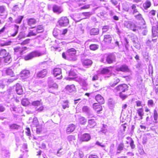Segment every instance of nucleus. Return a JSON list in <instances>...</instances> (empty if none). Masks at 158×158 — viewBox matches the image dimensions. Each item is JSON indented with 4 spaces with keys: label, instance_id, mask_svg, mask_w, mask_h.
I'll return each instance as SVG.
<instances>
[{
    "label": "nucleus",
    "instance_id": "9d476101",
    "mask_svg": "<svg viewBox=\"0 0 158 158\" xmlns=\"http://www.w3.org/2000/svg\"><path fill=\"white\" fill-rule=\"evenodd\" d=\"M7 15L6 7L4 6H0V16H2V18L5 19L6 18Z\"/></svg>",
    "mask_w": 158,
    "mask_h": 158
},
{
    "label": "nucleus",
    "instance_id": "412c9836",
    "mask_svg": "<svg viewBox=\"0 0 158 158\" xmlns=\"http://www.w3.org/2000/svg\"><path fill=\"white\" fill-rule=\"evenodd\" d=\"M75 126L73 124L69 125L66 130L67 133L69 134L73 132L75 129Z\"/></svg>",
    "mask_w": 158,
    "mask_h": 158
},
{
    "label": "nucleus",
    "instance_id": "774afa93",
    "mask_svg": "<svg viewBox=\"0 0 158 158\" xmlns=\"http://www.w3.org/2000/svg\"><path fill=\"white\" fill-rule=\"evenodd\" d=\"M35 34L33 32V31L32 30H30L28 32V34L26 36L27 37H29L32 36H35Z\"/></svg>",
    "mask_w": 158,
    "mask_h": 158
},
{
    "label": "nucleus",
    "instance_id": "2eb2a0df",
    "mask_svg": "<svg viewBox=\"0 0 158 158\" xmlns=\"http://www.w3.org/2000/svg\"><path fill=\"white\" fill-rule=\"evenodd\" d=\"M15 87L16 92L18 94L21 95L23 94V91L22 86L19 84H16Z\"/></svg>",
    "mask_w": 158,
    "mask_h": 158
},
{
    "label": "nucleus",
    "instance_id": "473e14b6",
    "mask_svg": "<svg viewBox=\"0 0 158 158\" xmlns=\"http://www.w3.org/2000/svg\"><path fill=\"white\" fill-rule=\"evenodd\" d=\"M19 27V26H17L16 25H14V32L13 33H12L11 34V35L12 36L14 37L18 33V29Z\"/></svg>",
    "mask_w": 158,
    "mask_h": 158
},
{
    "label": "nucleus",
    "instance_id": "603ef678",
    "mask_svg": "<svg viewBox=\"0 0 158 158\" xmlns=\"http://www.w3.org/2000/svg\"><path fill=\"white\" fill-rule=\"evenodd\" d=\"M146 45L150 48L152 47L153 45L151 41L150 40H148L146 42Z\"/></svg>",
    "mask_w": 158,
    "mask_h": 158
},
{
    "label": "nucleus",
    "instance_id": "c03bdc74",
    "mask_svg": "<svg viewBox=\"0 0 158 158\" xmlns=\"http://www.w3.org/2000/svg\"><path fill=\"white\" fill-rule=\"evenodd\" d=\"M36 23V20L34 19L31 18L28 20L27 22L29 26L34 24Z\"/></svg>",
    "mask_w": 158,
    "mask_h": 158
},
{
    "label": "nucleus",
    "instance_id": "a878e982",
    "mask_svg": "<svg viewBox=\"0 0 158 158\" xmlns=\"http://www.w3.org/2000/svg\"><path fill=\"white\" fill-rule=\"evenodd\" d=\"M131 6V4H128L126 3H124L123 5V9L124 11L127 12L129 13V10Z\"/></svg>",
    "mask_w": 158,
    "mask_h": 158
},
{
    "label": "nucleus",
    "instance_id": "3c124183",
    "mask_svg": "<svg viewBox=\"0 0 158 158\" xmlns=\"http://www.w3.org/2000/svg\"><path fill=\"white\" fill-rule=\"evenodd\" d=\"M47 64L45 62L42 63L40 64V67L42 69H44V68L46 69V68H47Z\"/></svg>",
    "mask_w": 158,
    "mask_h": 158
},
{
    "label": "nucleus",
    "instance_id": "bf43d9fd",
    "mask_svg": "<svg viewBox=\"0 0 158 158\" xmlns=\"http://www.w3.org/2000/svg\"><path fill=\"white\" fill-rule=\"evenodd\" d=\"M48 87L51 86L52 84H53L54 82L52 78L49 77L48 79Z\"/></svg>",
    "mask_w": 158,
    "mask_h": 158
},
{
    "label": "nucleus",
    "instance_id": "4d7b16f0",
    "mask_svg": "<svg viewBox=\"0 0 158 158\" xmlns=\"http://www.w3.org/2000/svg\"><path fill=\"white\" fill-rule=\"evenodd\" d=\"M88 118H91L95 117L94 115L93 114L91 110H90L87 114H86Z\"/></svg>",
    "mask_w": 158,
    "mask_h": 158
},
{
    "label": "nucleus",
    "instance_id": "c85d7f7f",
    "mask_svg": "<svg viewBox=\"0 0 158 158\" xmlns=\"http://www.w3.org/2000/svg\"><path fill=\"white\" fill-rule=\"evenodd\" d=\"M67 80H73L76 81L78 82L79 83H80L81 81V80L82 78H80L79 77H69L66 78Z\"/></svg>",
    "mask_w": 158,
    "mask_h": 158
},
{
    "label": "nucleus",
    "instance_id": "7ed1b4c3",
    "mask_svg": "<svg viewBox=\"0 0 158 158\" xmlns=\"http://www.w3.org/2000/svg\"><path fill=\"white\" fill-rule=\"evenodd\" d=\"M124 24L125 27L134 32L138 31V27L134 23L131 21H125L124 22Z\"/></svg>",
    "mask_w": 158,
    "mask_h": 158
},
{
    "label": "nucleus",
    "instance_id": "338daca9",
    "mask_svg": "<svg viewBox=\"0 0 158 158\" xmlns=\"http://www.w3.org/2000/svg\"><path fill=\"white\" fill-rule=\"evenodd\" d=\"M156 11L155 10H151L148 14V16H154L156 14Z\"/></svg>",
    "mask_w": 158,
    "mask_h": 158
},
{
    "label": "nucleus",
    "instance_id": "f3484780",
    "mask_svg": "<svg viewBox=\"0 0 158 158\" xmlns=\"http://www.w3.org/2000/svg\"><path fill=\"white\" fill-rule=\"evenodd\" d=\"M20 75L21 77L23 79H26L29 77L30 72L28 70H24L21 72Z\"/></svg>",
    "mask_w": 158,
    "mask_h": 158
},
{
    "label": "nucleus",
    "instance_id": "e433bc0d",
    "mask_svg": "<svg viewBox=\"0 0 158 158\" xmlns=\"http://www.w3.org/2000/svg\"><path fill=\"white\" fill-rule=\"evenodd\" d=\"M80 84L83 86L84 89H86V87L88 85L86 80L83 79L81 80Z\"/></svg>",
    "mask_w": 158,
    "mask_h": 158
},
{
    "label": "nucleus",
    "instance_id": "49530a36",
    "mask_svg": "<svg viewBox=\"0 0 158 158\" xmlns=\"http://www.w3.org/2000/svg\"><path fill=\"white\" fill-rule=\"evenodd\" d=\"M60 31L57 29H54L53 32V34L54 36L57 37L58 38V36Z\"/></svg>",
    "mask_w": 158,
    "mask_h": 158
},
{
    "label": "nucleus",
    "instance_id": "052dcab7",
    "mask_svg": "<svg viewBox=\"0 0 158 158\" xmlns=\"http://www.w3.org/2000/svg\"><path fill=\"white\" fill-rule=\"evenodd\" d=\"M114 102L111 99H110L109 100L108 102V104L109 106L110 107H113L114 105Z\"/></svg>",
    "mask_w": 158,
    "mask_h": 158
},
{
    "label": "nucleus",
    "instance_id": "7c9ffc66",
    "mask_svg": "<svg viewBox=\"0 0 158 158\" xmlns=\"http://www.w3.org/2000/svg\"><path fill=\"white\" fill-rule=\"evenodd\" d=\"M120 81L119 79L117 77L115 78L114 79L113 82H111L110 85L112 87H114Z\"/></svg>",
    "mask_w": 158,
    "mask_h": 158
},
{
    "label": "nucleus",
    "instance_id": "37998d69",
    "mask_svg": "<svg viewBox=\"0 0 158 158\" xmlns=\"http://www.w3.org/2000/svg\"><path fill=\"white\" fill-rule=\"evenodd\" d=\"M101 73L102 74H107L109 73L110 70L107 68L102 69L101 71Z\"/></svg>",
    "mask_w": 158,
    "mask_h": 158
},
{
    "label": "nucleus",
    "instance_id": "cd10ccee",
    "mask_svg": "<svg viewBox=\"0 0 158 158\" xmlns=\"http://www.w3.org/2000/svg\"><path fill=\"white\" fill-rule=\"evenodd\" d=\"M124 148V145L123 143H121L118 145L117 150L118 152H116V154H119L121 152V151L123 150Z\"/></svg>",
    "mask_w": 158,
    "mask_h": 158
},
{
    "label": "nucleus",
    "instance_id": "680f3d73",
    "mask_svg": "<svg viewBox=\"0 0 158 158\" xmlns=\"http://www.w3.org/2000/svg\"><path fill=\"white\" fill-rule=\"evenodd\" d=\"M154 104L152 100H148V105L149 107H152Z\"/></svg>",
    "mask_w": 158,
    "mask_h": 158
},
{
    "label": "nucleus",
    "instance_id": "4be33fe9",
    "mask_svg": "<svg viewBox=\"0 0 158 158\" xmlns=\"http://www.w3.org/2000/svg\"><path fill=\"white\" fill-rule=\"evenodd\" d=\"M52 9L53 12L57 14L60 13L62 11V9L60 7L56 5L53 6Z\"/></svg>",
    "mask_w": 158,
    "mask_h": 158
},
{
    "label": "nucleus",
    "instance_id": "c9c22d12",
    "mask_svg": "<svg viewBox=\"0 0 158 158\" xmlns=\"http://www.w3.org/2000/svg\"><path fill=\"white\" fill-rule=\"evenodd\" d=\"M23 18V16L19 15L15 20V22L17 23L20 24Z\"/></svg>",
    "mask_w": 158,
    "mask_h": 158
},
{
    "label": "nucleus",
    "instance_id": "393cba45",
    "mask_svg": "<svg viewBox=\"0 0 158 158\" xmlns=\"http://www.w3.org/2000/svg\"><path fill=\"white\" fill-rule=\"evenodd\" d=\"M99 33V30L98 29L93 28L91 29L90 31V35H98Z\"/></svg>",
    "mask_w": 158,
    "mask_h": 158
},
{
    "label": "nucleus",
    "instance_id": "dca6fc26",
    "mask_svg": "<svg viewBox=\"0 0 158 158\" xmlns=\"http://www.w3.org/2000/svg\"><path fill=\"white\" fill-rule=\"evenodd\" d=\"M91 139L90 135L88 133H85L81 135L80 140L82 141H88Z\"/></svg>",
    "mask_w": 158,
    "mask_h": 158
},
{
    "label": "nucleus",
    "instance_id": "de8ad7c7",
    "mask_svg": "<svg viewBox=\"0 0 158 158\" xmlns=\"http://www.w3.org/2000/svg\"><path fill=\"white\" fill-rule=\"evenodd\" d=\"M6 73L7 75L13 76V72L11 69H8L6 70Z\"/></svg>",
    "mask_w": 158,
    "mask_h": 158
},
{
    "label": "nucleus",
    "instance_id": "4c0bfd02",
    "mask_svg": "<svg viewBox=\"0 0 158 158\" xmlns=\"http://www.w3.org/2000/svg\"><path fill=\"white\" fill-rule=\"evenodd\" d=\"M4 58V62L6 63L9 64L11 61V57L9 54Z\"/></svg>",
    "mask_w": 158,
    "mask_h": 158
},
{
    "label": "nucleus",
    "instance_id": "5701e85b",
    "mask_svg": "<svg viewBox=\"0 0 158 158\" xmlns=\"http://www.w3.org/2000/svg\"><path fill=\"white\" fill-rule=\"evenodd\" d=\"M49 89H48V91L51 93H53L54 91L53 90V89H57L58 87V85L56 83H54L52 84L51 86H50Z\"/></svg>",
    "mask_w": 158,
    "mask_h": 158
},
{
    "label": "nucleus",
    "instance_id": "0e129e2a",
    "mask_svg": "<svg viewBox=\"0 0 158 158\" xmlns=\"http://www.w3.org/2000/svg\"><path fill=\"white\" fill-rule=\"evenodd\" d=\"M125 43V46L127 50H128V48L129 46V42L127 40V39L126 38H125L124 39Z\"/></svg>",
    "mask_w": 158,
    "mask_h": 158
},
{
    "label": "nucleus",
    "instance_id": "8fccbe9b",
    "mask_svg": "<svg viewBox=\"0 0 158 158\" xmlns=\"http://www.w3.org/2000/svg\"><path fill=\"white\" fill-rule=\"evenodd\" d=\"M153 117L155 122L156 123L158 118V114L156 110H154L153 111Z\"/></svg>",
    "mask_w": 158,
    "mask_h": 158
},
{
    "label": "nucleus",
    "instance_id": "c756f323",
    "mask_svg": "<svg viewBox=\"0 0 158 158\" xmlns=\"http://www.w3.org/2000/svg\"><path fill=\"white\" fill-rule=\"evenodd\" d=\"M9 54L5 49H2L0 51V56L3 58L8 56Z\"/></svg>",
    "mask_w": 158,
    "mask_h": 158
},
{
    "label": "nucleus",
    "instance_id": "0eeeda50",
    "mask_svg": "<svg viewBox=\"0 0 158 158\" xmlns=\"http://www.w3.org/2000/svg\"><path fill=\"white\" fill-rule=\"evenodd\" d=\"M69 23V20L66 17H61L58 21L59 25L62 27L67 26Z\"/></svg>",
    "mask_w": 158,
    "mask_h": 158
},
{
    "label": "nucleus",
    "instance_id": "423d86ee",
    "mask_svg": "<svg viewBox=\"0 0 158 158\" xmlns=\"http://www.w3.org/2000/svg\"><path fill=\"white\" fill-rule=\"evenodd\" d=\"M116 56L113 53L108 54L106 58L105 62L108 64H111L115 61Z\"/></svg>",
    "mask_w": 158,
    "mask_h": 158
},
{
    "label": "nucleus",
    "instance_id": "a18cd8bd",
    "mask_svg": "<svg viewBox=\"0 0 158 158\" xmlns=\"http://www.w3.org/2000/svg\"><path fill=\"white\" fill-rule=\"evenodd\" d=\"M32 104L33 106L37 107L41 106L42 105V103L39 101H34L32 102Z\"/></svg>",
    "mask_w": 158,
    "mask_h": 158
},
{
    "label": "nucleus",
    "instance_id": "72a5a7b5",
    "mask_svg": "<svg viewBox=\"0 0 158 158\" xmlns=\"http://www.w3.org/2000/svg\"><path fill=\"white\" fill-rule=\"evenodd\" d=\"M137 113H138L139 116L140 117V119H143V116L144 115L143 110V109L142 108L138 109L137 110Z\"/></svg>",
    "mask_w": 158,
    "mask_h": 158
},
{
    "label": "nucleus",
    "instance_id": "6ab92c4d",
    "mask_svg": "<svg viewBox=\"0 0 158 158\" xmlns=\"http://www.w3.org/2000/svg\"><path fill=\"white\" fill-rule=\"evenodd\" d=\"M96 100L100 104H103L105 103V101L103 98L100 94L97 95L95 97Z\"/></svg>",
    "mask_w": 158,
    "mask_h": 158
},
{
    "label": "nucleus",
    "instance_id": "2f4dec72",
    "mask_svg": "<svg viewBox=\"0 0 158 158\" xmlns=\"http://www.w3.org/2000/svg\"><path fill=\"white\" fill-rule=\"evenodd\" d=\"M79 121L81 125H85L87 122V119L84 117L81 116L79 118Z\"/></svg>",
    "mask_w": 158,
    "mask_h": 158
},
{
    "label": "nucleus",
    "instance_id": "b1692460",
    "mask_svg": "<svg viewBox=\"0 0 158 158\" xmlns=\"http://www.w3.org/2000/svg\"><path fill=\"white\" fill-rule=\"evenodd\" d=\"M88 127L90 128L94 127L96 124V123L94 120L93 119H89L88 120Z\"/></svg>",
    "mask_w": 158,
    "mask_h": 158
},
{
    "label": "nucleus",
    "instance_id": "1a4fd4ad",
    "mask_svg": "<svg viewBox=\"0 0 158 158\" xmlns=\"http://www.w3.org/2000/svg\"><path fill=\"white\" fill-rule=\"evenodd\" d=\"M53 74L57 79H61L62 78L61 69L56 68L53 70Z\"/></svg>",
    "mask_w": 158,
    "mask_h": 158
},
{
    "label": "nucleus",
    "instance_id": "09e8293b",
    "mask_svg": "<svg viewBox=\"0 0 158 158\" xmlns=\"http://www.w3.org/2000/svg\"><path fill=\"white\" fill-rule=\"evenodd\" d=\"M21 103L23 106H26L29 104V102L28 99L25 98L22 99Z\"/></svg>",
    "mask_w": 158,
    "mask_h": 158
},
{
    "label": "nucleus",
    "instance_id": "ea45409f",
    "mask_svg": "<svg viewBox=\"0 0 158 158\" xmlns=\"http://www.w3.org/2000/svg\"><path fill=\"white\" fill-rule=\"evenodd\" d=\"M82 111L87 114L90 110V108L87 106H84L82 108Z\"/></svg>",
    "mask_w": 158,
    "mask_h": 158
},
{
    "label": "nucleus",
    "instance_id": "20e7f679",
    "mask_svg": "<svg viewBox=\"0 0 158 158\" xmlns=\"http://www.w3.org/2000/svg\"><path fill=\"white\" fill-rule=\"evenodd\" d=\"M27 49L26 47L20 48L17 47L14 48V55L17 56V57L21 56L25 52V51Z\"/></svg>",
    "mask_w": 158,
    "mask_h": 158
},
{
    "label": "nucleus",
    "instance_id": "69168bd1",
    "mask_svg": "<svg viewBox=\"0 0 158 158\" xmlns=\"http://www.w3.org/2000/svg\"><path fill=\"white\" fill-rule=\"evenodd\" d=\"M122 92L119 93V96L121 98L122 100H123L125 99L127 97V96L124 94H123Z\"/></svg>",
    "mask_w": 158,
    "mask_h": 158
},
{
    "label": "nucleus",
    "instance_id": "ddd939ff",
    "mask_svg": "<svg viewBox=\"0 0 158 158\" xmlns=\"http://www.w3.org/2000/svg\"><path fill=\"white\" fill-rule=\"evenodd\" d=\"M65 89L67 93L74 92L76 90L75 86L74 85H67L65 87Z\"/></svg>",
    "mask_w": 158,
    "mask_h": 158
},
{
    "label": "nucleus",
    "instance_id": "39448f33",
    "mask_svg": "<svg viewBox=\"0 0 158 158\" xmlns=\"http://www.w3.org/2000/svg\"><path fill=\"white\" fill-rule=\"evenodd\" d=\"M128 85L126 84L120 85L114 89V91L115 92H124L128 90Z\"/></svg>",
    "mask_w": 158,
    "mask_h": 158
},
{
    "label": "nucleus",
    "instance_id": "bb28decb",
    "mask_svg": "<svg viewBox=\"0 0 158 158\" xmlns=\"http://www.w3.org/2000/svg\"><path fill=\"white\" fill-rule=\"evenodd\" d=\"M151 6V3L149 0H147L143 4V6L145 10H147Z\"/></svg>",
    "mask_w": 158,
    "mask_h": 158
},
{
    "label": "nucleus",
    "instance_id": "864d4df0",
    "mask_svg": "<svg viewBox=\"0 0 158 158\" xmlns=\"http://www.w3.org/2000/svg\"><path fill=\"white\" fill-rule=\"evenodd\" d=\"M94 109L98 114H99L100 113V112L102 110V108L101 106H99V107H94Z\"/></svg>",
    "mask_w": 158,
    "mask_h": 158
},
{
    "label": "nucleus",
    "instance_id": "13d9d810",
    "mask_svg": "<svg viewBox=\"0 0 158 158\" xmlns=\"http://www.w3.org/2000/svg\"><path fill=\"white\" fill-rule=\"evenodd\" d=\"M92 13L91 12H83L82 14L86 17V18L89 17L92 15Z\"/></svg>",
    "mask_w": 158,
    "mask_h": 158
},
{
    "label": "nucleus",
    "instance_id": "f8f14e48",
    "mask_svg": "<svg viewBox=\"0 0 158 158\" xmlns=\"http://www.w3.org/2000/svg\"><path fill=\"white\" fill-rule=\"evenodd\" d=\"M116 70L118 72L121 71L122 72H129V69L128 67L125 64L119 67L116 69Z\"/></svg>",
    "mask_w": 158,
    "mask_h": 158
},
{
    "label": "nucleus",
    "instance_id": "f03ea898",
    "mask_svg": "<svg viewBox=\"0 0 158 158\" xmlns=\"http://www.w3.org/2000/svg\"><path fill=\"white\" fill-rule=\"evenodd\" d=\"M45 54V52H41L37 51L32 52L25 56L24 59L25 60H28L32 59L33 57L39 56Z\"/></svg>",
    "mask_w": 158,
    "mask_h": 158
},
{
    "label": "nucleus",
    "instance_id": "f704fd0d",
    "mask_svg": "<svg viewBox=\"0 0 158 158\" xmlns=\"http://www.w3.org/2000/svg\"><path fill=\"white\" fill-rule=\"evenodd\" d=\"M98 15L101 17L102 19H103L107 16V14L106 12L104 10H102L101 12L98 14Z\"/></svg>",
    "mask_w": 158,
    "mask_h": 158
},
{
    "label": "nucleus",
    "instance_id": "f257e3e1",
    "mask_svg": "<svg viewBox=\"0 0 158 158\" xmlns=\"http://www.w3.org/2000/svg\"><path fill=\"white\" fill-rule=\"evenodd\" d=\"M68 60L74 61L77 60L76 55V50L74 48H71L68 50L66 52Z\"/></svg>",
    "mask_w": 158,
    "mask_h": 158
},
{
    "label": "nucleus",
    "instance_id": "e2e57ef3",
    "mask_svg": "<svg viewBox=\"0 0 158 158\" xmlns=\"http://www.w3.org/2000/svg\"><path fill=\"white\" fill-rule=\"evenodd\" d=\"M109 29V26H105L103 27L102 28V33L106 32Z\"/></svg>",
    "mask_w": 158,
    "mask_h": 158
},
{
    "label": "nucleus",
    "instance_id": "6e6552de",
    "mask_svg": "<svg viewBox=\"0 0 158 158\" xmlns=\"http://www.w3.org/2000/svg\"><path fill=\"white\" fill-rule=\"evenodd\" d=\"M1 158H9V152L8 150L4 146H1Z\"/></svg>",
    "mask_w": 158,
    "mask_h": 158
},
{
    "label": "nucleus",
    "instance_id": "a19ab883",
    "mask_svg": "<svg viewBox=\"0 0 158 158\" xmlns=\"http://www.w3.org/2000/svg\"><path fill=\"white\" fill-rule=\"evenodd\" d=\"M69 102L68 100L63 101V103L62 105V107L63 109H65L66 108L69 107Z\"/></svg>",
    "mask_w": 158,
    "mask_h": 158
},
{
    "label": "nucleus",
    "instance_id": "aec40b11",
    "mask_svg": "<svg viewBox=\"0 0 158 158\" xmlns=\"http://www.w3.org/2000/svg\"><path fill=\"white\" fill-rule=\"evenodd\" d=\"M111 35H106L104 36V41L106 44H109L111 43L112 40Z\"/></svg>",
    "mask_w": 158,
    "mask_h": 158
},
{
    "label": "nucleus",
    "instance_id": "9b49d317",
    "mask_svg": "<svg viewBox=\"0 0 158 158\" xmlns=\"http://www.w3.org/2000/svg\"><path fill=\"white\" fill-rule=\"evenodd\" d=\"M47 73V70L46 69H43L37 73L36 76L38 77L43 78L46 76Z\"/></svg>",
    "mask_w": 158,
    "mask_h": 158
},
{
    "label": "nucleus",
    "instance_id": "5fc2aeb1",
    "mask_svg": "<svg viewBox=\"0 0 158 158\" xmlns=\"http://www.w3.org/2000/svg\"><path fill=\"white\" fill-rule=\"evenodd\" d=\"M38 31V32L41 33L44 31L43 26L42 25L38 26L36 28Z\"/></svg>",
    "mask_w": 158,
    "mask_h": 158
},
{
    "label": "nucleus",
    "instance_id": "a211bd4d",
    "mask_svg": "<svg viewBox=\"0 0 158 158\" xmlns=\"http://www.w3.org/2000/svg\"><path fill=\"white\" fill-rule=\"evenodd\" d=\"M82 63L84 66L86 68H87L91 66L92 61L90 59H85L82 61Z\"/></svg>",
    "mask_w": 158,
    "mask_h": 158
},
{
    "label": "nucleus",
    "instance_id": "6e6d98bb",
    "mask_svg": "<svg viewBox=\"0 0 158 158\" xmlns=\"http://www.w3.org/2000/svg\"><path fill=\"white\" fill-rule=\"evenodd\" d=\"M88 118H91L95 117L94 115L93 114L91 110H90L87 114H86Z\"/></svg>",
    "mask_w": 158,
    "mask_h": 158
},
{
    "label": "nucleus",
    "instance_id": "4468645a",
    "mask_svg": "<svg viewBox=\"0 0 158 158\" xmlns=\"http://www.w3.org/2000/svg\"><path fill=\"white\" fill-rule=\"evenodd\" d=\"M130 10L129 14L130 15H134L136 13L138 12L135 4H131Z\"/></svg>",
    "mask_w": 158,
    "mask_h": 158
},
{
    "label": "nucleus",
    "instance_id": "79ce46f5",
    "mask_svg": "<svg viewBox=\"0 0 158 158\" xmlns=\"http://www.w3.org/2000/svg\"><path fill=\"white\" fill-rule=\"evenodd\" d=\"M98 45L96 44H92L89 46L90 49L93 51L97 49L98 48Z\"/></svg>",
    "mask_w": 158,
    "mask_h": 158
},
{
    "label": "nucleus",
    "instance_id": "58836bf2",
    "mask_svg": "<svg viewBox=\"0 0 158 158\" xmlns=\"http://www.w3.org/2000/svg\"><path fill=\"white\" fill-rule=\"evenodd\" d=\"M19 127V126L15 124H13L9 125L10 128L11 130H18Z\"/></svg>",
    "mask_w": 158,
    "mask_h": 158
}]
</instances>
